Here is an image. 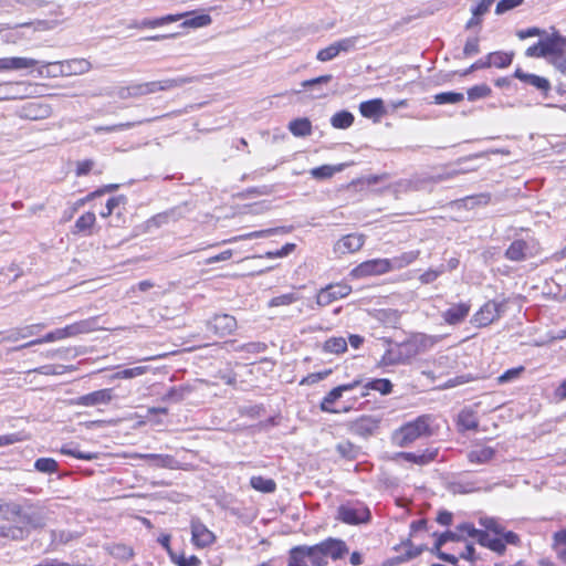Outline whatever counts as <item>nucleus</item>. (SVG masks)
Listing matches in <instances>:
<instances>
[{
  "instance_id": "58",
  "label": "nucleus",
  "mask_w": 566,
  "mask_h": 566,
  "mask_svg": "<svg viewBox=\"0 0 566 566\" xmlns=\"http://www.w3.org/2000/svg\"><path fill=\"white\" fill-rule=\"evenodd\" d=\"M527 83L544 92L548 91L551 87L549 82L545 77L534 74L527 76Z\"/></svg>"
},
{
  "instance_id": "2",
  "label": "nucleus",
  "mask_w": 566,
  "mask_h": 566,
  "mask_svg": "<svg viewBox=\"0 0 566 566\" xmlns=\"http://www.w3.org/2000/svg\"><path fill=\"white\" fill-rule=\"evenodd\" d=\"M433 422V416L421 415L396 429L391 437L392 442L400 448H407L419 439L428 438L434 433Z\"/></svg>"
},
{
  "instance_id": "60",
  "label": "nucleus",
  "mask_w": 566,
  "mask_h": 566,
  "mask_svg": "<svg viewBox=\"0 0 566 566\" xmlns=\"http://www.w3.org/2000/svg\"><path fill=\"white\" fill-rule=\"evenodd\" d=\"M24 436L21 432L0 436V448L22 441Z\"/></svg>"
},
{
  "instance_id": "59",
  "label": "nucleus",
  "mask_w": 566,
  "mask_h": 566,
  "mask_svg": "<svg viewBox=\"0 0 566 566\" xmlns=\"http://www.w3.org/2000/svg\"><path fill=\"white\" fill-rule=\"evenodd\" d=\"M479 39L478 38H470L467 40L463 54L465 56H472L479 53Z\"/></svg>"
},
{
  "instance_id": "50",
  "label": "nucleus",
  "mask_w": 566,
  "mask_h": 566,
  "mask_svg": "<svg viewBox=\"0 0 566 566\" xmlns=\"http://www.w3.org/2000/svg\"><path fill=\"white\" fill-rule=\"evenodd\" d=\"M43 328H44V324H33V325L27 326V327L20 329L19 332L10 335L8 337V339L18 340L19 338H25V337L38 334Z\"/></svg>"
},
{
  "instance_id": "51",
  "label": "nucleus",
  "mask_w": 566,
  "mask_h": 566,
  "mask_svg": "<svg viewBox=\"0 0 566 566\" xmlns=\"http://www.w3.org/2000/svg\"><path fill=\"white\" fill-rule=\"evenodd\" d=\"M72 366L67 367L64 365H45L39 368H35L33 371L41 375H62L66 370H73Z\"/></svg>"
},
{
  "instance_id": "57",
  "label": "nucleus",
  "mask_w": 566,
  "mask_h": 566,
  "mask_svg": "<svg viewBox=\"0 0 566 566\" xmlns=\"http://www.w3.org/2000/svg\"><path fill=\"white\" fill-rule=\"evenodd\" d=\"M332 373L331 369L321 371V373H313L304 377L300 385H314L323 379H325L329 374Z\"/></svg>"
},
{
  "instance_id": "20",
  "label": "nucleus",
  "mask_w": 566,
  "mask_h": 566,
  "mask_svg": "<svg viewBox=\"0 0 566 566\" xmlns=\"http://www.w3.org/2000/svg\"><path fill=\"white\" fill-rule=\"evenodd\" d=\"M544 51L547 56H559L566 51V38L554 32L542 39Z\"/></svg>"
},
{
  "instance_id": "62",
  "label": "nucleus",
  "mask_w": 566,
  "mask_h": 566,
  "mask_svg": "<svg viewBox=\"0 0 566 566\" xmlns=\"http://www.w3.org/2000/svg\"><path fill=\"white\" fill-rule=\"evenodd\" d=\"M495 0H481L480 3L472 9V14L481 17L486 13Z\"/></svg>"
},
{
  "instance_id": "10",
  "label": "nucleus",
  "mask_w": 566,
  "mask_h": 566,
  "mask_svg": "<svg viewBox=\"0 0 566 566\" xmlns=\"http://www.w3.org/2000/svg\"><path fill=\"white\" fill-rule=\"evenodd\" d=\"M317 545L327 560L328 558H332L333 560L342 559L349 552L346 542L342 538L327 537L317 543Z\"/></svg>"
},
{
  "instance_id": "1",
  "label": "nucleus",
  "mask_w": 566,
  "mask_h": 566,
  "mask_svg": "<svg viewBox=\"0 0 566 566\" xmlns=\"http://www.w3.org/2000/svg\"><path fill=\"white\" fill-rule=\"evenodd\" d=\"M0 537L21 539L24 531L42 527L45 521V506L36 501L24 499L20 503H3L0 500Z\"/></svg>"
},
{
  "instance_id": "64",
  "label": "nucleus",
  "mask_w": 566,
  "mask_h": 566,
  "mask_svg": "<svg viewBox=\"0 0 566 566\" xmlns=\"http://www.w3.org/2000/svg\"><path fill=\"white\" fill-rule=\"evenodd\" d=\"M93 166H94V161L91 159L78 161L77 167H76V175L77 176L87 175L91 171V169L93 168Z\"/></svg>"
},
{
  "instance_id": "25",
  "label": "nucleus",
  "mask_w": 566,
  "mask_h": 566,
  "mask_svg": "<svg viewBox=\"0 0 566 566\" xmlns=\"http://www.w3.org/2000/svg\"><path fill=\"white\" fill-rule=\"evenodd\" d=\"M359 112L367 118H379L384 115V102L380 98H375L360 103Z\"/></svg>"
},
{
  "instance_id": "17",
  "label": "nucleus",
  "mask_w": 566,
  "mask_h": 566,
  "mask_svg": "<svg viewBox=\"0 0 566 566\" xmlns=\"http://www.w3.org/2000/svg\"><path fill=\"white\" fill-rule=\"evenodd\" d=\"M51 115V107L40 102H30L25 104L19 112L21 118L30 120H40Z\"/></svg>"
},
{
  "instance_id": "35",
  "label": "nucleus",
  "mask_w": 566,
  "mask_h": 566,
  "mask_svg": "<svg viewBox=\"0 0 566 566\" xmlns=\"http://www.w3.org/2000/svg\"><path fill=\"white\" fill-rule=\"evenodd\" d=\"M418 256H419L418 251H409V252H405L398 256H395L392 259H389L390 270L394 271V270L403 269L405 266L411 264L415 260H417Z\"/></svg>"
},
{
  "instance_id": "63",
  "label": "nucleus",
  "mask_w": 566,
  "mask_h": 566,
  "mask_svg": "<svg viewBox=\"0 0 566 566\" xmlns=\"http://www.w3.org/2000/svg\"><path fill=\"white\" fill-rule=\"evenodd\" d=\"M449 541H460V536L453 532H446L439 535L436 542V548H440L444 543Z\"/></svg>"
},
{
  "instance_id": "34",
  "label": "nucleus",
  "mask_w": 566,
  "mask_h": 566,
  "mask_svg": "<svg viewBox=\"0 0 566 566\" xmlns=\"http://www.w3.org/2000/svg\"><path fill=\"white\" fill-rule=\"evenodd\" d=\"M474 555H475V549L472 544H467L464 549L459 553V556H455L453 554H448L444 552L439 553V557L442 560L448 562L452 565H455L460 558L473 562L475 558Z\"/></svg>"
},
{
  "instance_id": "26",
  "label": "nucleus",
  "mask_w": 566,
  "mask_h": 566,
  "mask_svg": "<svg viewBox=\"0 0 566 566\" xmlns=\"http://www.w3.org/2000/svg\"><path fill=\"white\" fill-rule=\"evenodd\" d=\"M531 254L528 244L523 240H515L507 248L505 255L511 261H523Z\"/></svg>"
},
{
  "instance_id": "44",
  "label": "nucleus",
  "mask_w": 566,
  "mask_h": 566,
  "mask_svg": "<svg viewBox=\"0 0 566 566\" xmlns=\"http://www.w3.org/2000/svg\"><path fill=\"white\" fill-rule=\"evenodd\" d=\"M337 450L343 458L356 459L363 455L360 448L355 447L349 441H343L337 444Z\"/></svg>"
},
{
  "instance_id": "43",
  "label": "nucleus",
  "mask_w": 566,
  "mask_h": 566,
  "mask_svg": "<svg viewBox=\"0 0 566 566\" xmlns=\"http://www.w3.org/2000/svg\"><path fill=\"white\" fill-rule=\"evenodd\" d=\"M434 103L438 105L443 104H458L464 99L462 93L457 92H442L433 96Z\"/></svg>"
},
{
  "instance_id": "11",
  "label": "nucleus",
  "mask_w": 566,
  "mask_h": 566,
  "mask_svg": "<svg viewBox=\"0 0 566 566\" xmlns=\"http://www.w3.org/2000/svg\"><path fill=\"white\" fill-rule=\"evenodd\" d=\"M237 328V319L229 314L214 315L208 322V329L219 337L232 334Z\"/></svg>"
},
{
  "instance_id": "9",
  "label": "nucleus",
  "mask_w": 566,
  "mask_h": 566,
  "mask_svg": "<svg viewBox=\"0 0 566 566\" xmlns=\"http://www.w3.org/2000/svg\"><path fill=\"white\" fill-rule=\"evenodd\" d=\"M502 310V304L489 301L473 315L471 322L478 327L488 326L501 316Z\"/></svg>"
},
{
  "instance_id": "27",
  "label": "nucleus",
  "mask_w": 566,
  "mask_h": 566,
  "mask_svg": "<svg viewBox=\"0 0 566 566\" xmlns=\"http://www.w3.org/2000/svg\"><path fill=\"white\" fill-rule=\"evenodd\" d=\"M284 231H285L284 228H270V229H265V230L253 231V232H249L245 234H241V235H237V237H232L230 239L223 240L222 244L234 243V242L243 241V240L268 238V237L277 234L280 232H284Z\"/></svg>"
},
{
  "instance_id": "16",
  "label": "nucleus",
  "mask_w": 566,
  "mask_h": 566,
  "mask_svg": "<svg viewBox=\"0 0 566 566\" xmlns=\"http://www.w3.org/2000/svg\"><path fill=\"white\" fill-rule=\"evenodd\" d=\"M192 82V77L179 76L175 78H165L160 81L146 82L148 94H154L161 91H169L172 88L181 87Z\"/></svg>"
},
{
  "instance_id": "14",
  "label": "nucleus",
  "mask_w": 566,
  "mask_h": 566,
  "mask_svg": "<svg viewBox=\"0 0 566 566\" xmlns=\"http://www.w3.org/2000/svg\"><path fill=\"white\" fill-rule=\"evenodd\" d=\"M365 243V235L358 233H350L342 237L334 245V251L337 254L344 255L359 251Z\"/></svg>"
},
{
  "instance_id": "32",
  "label": "nucleus",
  "mask_w": 566,
  "mask_h": 566,
  "mask_svg": "<svg viewBox=\"0 0 566 566\" xmlns=\"http://www.w3.org/2000/svg\"><path fill=\"white\" fill-rule=\"evenodd\" d=\"M289 130L295 137H306L312 134V123L306 117L296 118L290 122Z\"/></svg>"
},
{
  "instance_id": "21",
  "label": "nucleus",
  "mask_w": 566,
  "mask_h": 566,
  "mask_svg": "<svg viewBox=\"0 0 566 566\" xmlns=\"http://www.w3.org/2000/svg\"><path fill=\"white\" fill-rule=\"evenodd\" d=\"M380 419L375 416H363L353 423V431L361 437L373 436L379 428Z\"/></svg>"
},
{
  "instance_id": "48",
  "label": "nucleus",
  "mask_w": 566,
  "mask_h": 566,
  "mask_svg": "<svg viewBox=\"0 0 566 566\" xmlns=\"http://www.w3.org/2000/svg\"><path fill=\"white\" fill-rule=\"evenodd\" d=\"M300 300V296L295 293H287L275 296L269 301L270 307L287 306Z\"/></svg>"
},
{
  "instance_id": "53",
  "label": "nucleus",
  "mask_w": 566,
  "mask_h": 566,
  "mask_svg": "<svg viewBox=\"0 0 566 566\" xmlns=\"http://www.w3.org/2000/svg\"><path fill=\"white\" fill-rule=\"evenodd\" d=\"M396 346L401 353L405 363H407L409 359L418 355L411 338Z\"/></svg>"
},
{
  "instance_id": "31",
  "label": "nucleus",
  "mask_w": 566,
  "mask_h": 566,
  "mask_svg": "<svg viewBox=\"0 0 566 566\" xmlns=\"http://www.w3.org/2000/svg\"><path fill=\"white\" fill-rule=\"evenodd\" d=\"M441 339L440 336H432L427 334H416L411 337V340L417 349V354L424 353L432 348Z\"/></svg>"
},
{
  "instance_id": "28",
  "label": "nucleus",
  "mask_w": 566,
  "mask_h": 566,
  "mask_svg": "<svg viewBox=\"0 0 566 566\" xmlns=\"http://www.w3.org/2000/svg\"><path fill=\"white\" fill-rule=\"evenodd\" d=\"M188 13H190L188 17L182 18V28L198 29L208 27L212 22V19L208 13L198 14L196 11H189Z\"/></svg>"
},
{
  "instance_id": "45",
  "label": "nucleus",
  "mask_w": 566,
  "mask_h": 566,
  "mask_svg": "<svg viewBox=\"0 0 566 566\" xmlns=\"http://www.w3.org/2000/svg\"><path fill=\"white\" fill-rule=\"evenodd\" d=\"M343 169V166H329V165H323L321 167H316L311 169L310 174L315 179H326L331 178L335 172L340 171Z\"/></svg>"
},
{
  "instance_id": "39",
  "label": "nucleus",
  "mask_w": 566,
  "mask_h": 566,
  "mask_svg": "<svg viewBox=\"0 0 566 566\" xmlns=\"http://www.w3.org/2000/svg\"><path fill=\"white\" fill-rule=\"evenodd\" d=\"M38 64L36 60L29 57H7L8 71H18L23 69H30Z\"/></svg>"
},
{
  "instance_id": "5",
  "label": "nucleus",
  "mask_w": 566,
  "mask_h": 566,
  "mask_svg": "<svg viewBox=\"0 0 566 566\" xmlns=\"http://www.w3.org/2000/svg\"><path fill=\"white\" fill-rule=\"evenodd\" d=\"M93 329H94V321L85 319V321H81V322L67 325L63 328H57L53 332H50L44 337L31 340V342L22 345V347H30V346H33L36 344L51 343V342L64 339L67 337H74L78 334L90 333Z\"/></svg>"
},
{
  "instance_id": "40",
  "label": "nucleus",
  "mask_w": 566,
  "mask_h": 566,
  "mask_svg": "<svg viewBox=\"0 0 566 566\" xmlns=\"http://www.w3.org/2000/svg\"><path fill=\"white\" fill-rule=\"evenodd\" d=\"M323 349L331 354H342L347 349V342L344 337H332L324 343Z\"/></svg>"
},
{
  "instance_id": "52",
  "label": "nucleus",
  "mask_w": 566,
  "mask_h": 566,
  "mask_svg": "<svg viewBox=\"0 0 566 566\" xmlns=\"http://www.w3.org/2000/svg\"><path fill=\"white\" fill-rule=\"evenodd\" d=\"M490 94H491V88L485 84H481V85H475L468 91V98L470 101H476L480 98H484V97L489 96Z\"/></svg>"
},
{
  "instance_id": "24",
  "label": "nucleus",
  "mask_w": 566,
  "mask_h": 566,
  "mask_svg": "<svg viewBox=\"0 0 566 566\" xmlns=\"http://www.w3.org/2000/svg\"><path fill=\"white\" fill-rule=\"evenodd\" d=\"M295 553H300L308 558L312 566H327L328 560L323 555L317 544L312 546H297L294 548Z\"/></svg>"
},
{
  "instance_id": "54",
  "label": "nucleus",
  "mask_w": 566,
  "mask_h": 566,
  "mask_svg": "<svg viewBox=\"0 0 566 566\" xmlns=\"http://www.w3.org/2000/svg\"><path fill=\"white\" fill-rule=\"evenodd\" d=\"M171 562L177 566H201V560L196 555L186 557L184 554H177L172 556Z\"/></svg>"
},
{
  "instance_id": "47",
  "label": "nucleus",
  "mask_w": 566,
  "mask_h": 566,
  "mask_svg": "<svg viewBox=\"0 0 566 566\" xmlns=\"http://www.w3.org/2000/svg\"><path fill=\"white\" fill-rule=\"evenodd\" d=\"M147 371V367L145 366H138L134 368H127L120 371H117L111 376V379H130L135 378L137 376H140Z\"/></svg>"
},
{
  "instance_id": "30",
  "label": "nucleus",
  "mask_w": 566,
  "mask_h": 566,
  "mask_svg": "<svg viewBox=\"0 0 566 566\" xmlns=\"http://www.w3.org/2000/svg\"><path fill=\"white\" fill-rule=\"evenodd\" d=\"M369 390L379 391L381 395H388L392 390V384L389 379H373L363 386L361 397H366Z\"/></svg>"
},
{
  "instance_id": "38",
  "label": "nucleus",
  "mask_w": 566,
  "mask_h": 566,
  "mask_svg": "<svg viewBox=\"0 0 566 566\" xmlns=\"http://www.w3.org/2000/svg\"><path fill=\"white\" fill-rule=\"evenodd\" d=\"M354 123V115L347 111H342L334 114L331 118V124L335 128L346 129Z\"/></svg>"
},
{
  "instance_id": "33",
  "label": "nucleus",
  "mask_w": 566,
  "mask_h": 566,
  "mask_svg": "<svg viewBox=\"0 0 566 566\" xmlns=\"http://www.w3.org/2000/svg\"><path fill=\"white\" fill-rule=\"evenodd\" d=\"M458 427L460 430H475L478 428V417L475 412L470 409H463L458 416Z\"/></svg>"
},
{
  "instance_id": "46",
  "label": "nucleus",
  "mask_w": 566,
  "mask_h": 566,
  "mask_svg": "<svg viewBox=\"0 0 566 566\" xmlns=\"http://www.w3.org/2000/svg\"><path fill=\"white\" fill-rule=\"evenodd\" d=\"M457 534L462 537H472L479 542L481 534H483L484 530H478L474 527L472 523H462L457 526Z\"/></svg>"
},
{
  "instance_id": "6",
  "label": "nucleus",
  "mask_w": 566,
  "mask_h": 566,
  "mask_svg": "<svg viewBox=\"0 0 566 566\" xmlns=\"http://www.w3.org/2000/svg\"><path fill=\"white\" fill-rule=\"evenodd\" d=\"M190 532L191 543L198 549L210 547L217 541L216 534L199 517H191Z\"/></svg>"
},
{
  "instance_id": "61",
  "label": "nucleus",
  "mask_w": 566,
  "mask_h": 566,
  "mask_svg": "<svg viewBox=\"0 0 566 566\" xmlns=\"http://www.w3.org/2000/svg\"><path fill=\"white\" fill-rule=\"evenodd\" d=\"M525 54L528 57H546L542 39L536 44L530 46Z\"/></svg>"
},
{
  "instance_id": "13",
  "label": "nucleus",
  "mask_w": 566,
  "mask_h": 566,
  "mask_svg": "<svg viewBox=\"0 0 566 566\" xmlns=\"http://www.w3.org/2000/svg\"><path fill=\"white\" fill-rule=\"evenodd\" d=\"M361 384V380L360 379H356L349 384H344V385H340V386H337L335 388H333L322 400L321 402V410L324 411V412H331V413H336L338 412V410L336 409H333L331 406L337 401L344 392L346 391H350L355 388H357L359 385Z\"/></svg>"
},
{
  "instance_id": "4",
  "label": "nucleus",
  "mask_w": 566,
  "mask_h": 566,
  "mask_svg": "<svg viewBox=\"0 0 566 566\" xmlns=\"http://www.w3.org/2000/svg\"><path fill=\"white\" fill-rule=\"evenodd\" d=\"M370 518V510L361 501H347L337 509L336 520L347 525L365 524Z\"/></svg>"
},
{
  "instance_id": "36",
  "label": "nucleus",
  "mask_w": 566,
  "mask_h": 566,
  "mask_svg": "<svg viewBox=\"0 0 566 566\" xmlns=\"http://www.w3.org/2000/svg\"><path fill=\"white\" fill-rule=\"evenodd\" d=\"M513 53L506 52H493L490 53L486 60L488 66H495L499 69H503L509 66L513 60Z\"/></svg>"
},
{
  "instance_id": "15",
  "label": "nucleus",
  "mask_w": 566,
  "mask_h": 566,
  "mask_svg": "<svg viewBox=\"0 0 566 566\" xmlns=\"http://www.w3.org/2000/svg\"><path fill=\"white\" fill-rule=\"evenodd\" d=\"M114 398V390L112 388L99 389L77 398L76 403L85 407H93L98 405H107Z\"/></svg>"
},
{
  "instance_id": "18",
  "label": "nucleus",
  "mask_w": 566,
  "mask_h": 566,
  "mask_svg": "<svg viewBox=\"0 0 566 566\" xmlns=\"http://www.w3.org/2000/svg\"><path fill=\"white\" fill-rule=\"evenodd\" d=\"M470 310L471 304L468 302L452 304L447 311L442 313V317L447 324L458 325L467 318Z\"/></svg>"
},
{
  "instance_id": "12",
  "label": "nucleus",
  "mask_w": 566,
  "mask_h": 566,
  "mask_svg": "<svg viewBox=\"0 0 566 566\" xmlns=\"http://www.w3.org/2000/svg\"><path fill=\"white\" fill-rule=\"evenodd\" d=\"M389 259H373L360 263L353 271L356 276L381 275L390 272Z\"/></svg>"
},
{
  "instance_id": "49",
  "label": "nucleus",
  "mask_w": 566,
  "mask_h": 566,
  "mask_svg": "<svg viewBox=\"0 0 566 566\" xmlns=\"http://www.w3.org/2000/svg\"><path fill=\"white\" fill-rule=\"evenodd\" d=\"M96 221V217L93 212H86L82 214L75 222V229L78 232H85L90 230Z\"/></svg>"
},
{
  "instance_id": "29",
  "label": "nucleus",
  "mask_w": 566,
  "mask_h": 566,
  "mask_svg": "<svg viewBox=\"0 0 566 566\" xmlns=\"http://www.w3.org/2000/svg\"><path fill=\"white\" fill-rule=\"evenodd\" d=\"M250 485L261 493H274L276 491V482L263 475H252L250 478Z\"/></svg>"
},
{
  "instance_id": "42",
  "label": "nucleus",
  "mask_w": 566,
  "mask_h": 566,
  "mask_svg": "<svg viewBox=\"0 0 566 566\" xmlns=\"http://www.w3.org/2000/svg\"><path fill=\"white\" fill-rule=\"evenodd\" d=\"M381 366H394L399 364H405L401 353L399 352L397 346H394L386 350L382 355L380 363Z\"/></svg>"
},
{
  "instance_id": "23",
  "label": "nucleus",
  "mask_w": 566,
  "mask_h": 566,
  "mask_svg": "<svg viewBox=\"0 0 566 566\" xmlns=\"http://www.w3.org/2000/svg\"><path fill=\"white\" fill-rule=\"evenodd\" d=\"M455 174H457L455 171H450V172H446V174L431 176L426 179L405 180L400 184V186L403 187L406 190H421V189H424V186L427 182L438 184V182L451 179L453 176H455Z\"/></svg>"
},
{
  "instance_id": "8",
  "label": "nucleus",
  "mask_w": 566,
  "mask_h": 566,
  "mask_svg": "<svg viewBox=\"0 0 566 566\" xmlns=\"http://www.w3.org/2000/svg\"><path fill=\"white\" fill-rule=\"evenodd\" d=\"M350 292L352 287L347 284H329L319 290L316 296V303L319 306H327L337 300L346 297Z\"/></svg>"
},
{
  "instance_id": "19",
  "label": "nucleus",
  "mask_w": 566,
  "mask_h": 566,
  "mask_svg": "<svg viewBox=\"0 0 566 566\" xmlns=\"http://www.w3.org/2000/svg\"><path fill=\"white\" fill-rule=\"evenodd\" d=\"M60 73L65 76L85 74L92 69V64L86 59H71L59 62Z\"/></svg>"
},
{
  "instance_id": "3",
  "label": "nucleus",
  "mask_w": 566,
  "mask_h": 566,
  "mask_svg": "<svg viewBox=\"0 0 566 566\" xmlns=\"http://www.w3.org/2000/svg\"><path fill=\"white\" fill-rule=\"evenodd\" d=\"M520 542V536L515 532L507 531L496 522L490 521L485 524V530L478 543L499 555H503L506 551V545L516 546Z\"/></svg>"
},
{
  "instance_id": "37",
  "label": "nucleus",
  "mask_w": 566,
  "mask_h": 566,
  "mask_svg": "<svg viewBox=\"0 0 566 566\" xmlns=\"http://www.w3.org/2000/svg\"><path fill=\"white\" fill-rule=\"evenodd\" d=\"M553 548L557 558L566 563V530L558 531L553 536Z\"/></svg>"
},
{
  "instance_id": "55",
  "label": "nucleus",
  "mask_w": 566,
  "mask_h": 566,
  "mask_svg": "<svg viewBox=\"0 0 566 566\" xmlns=\"http://www.w3.org/2000/svg\"><path fill=\"white\" fill-rule=\"evenodd\" d=\"M523 3V0H501L497 2L495 8L496 14H503L504 12L512 10Z\"/></svg>"
},
{
  "instance_id": "56",
  "label": "nucleus",
  "mask_w": 566,
  "mask_h": 566,
  "mask_svg": "<svg viewBox=\"0 0 566 566\" xmlns=\"http://www.w3.org/2000/svg\"><path fill=\"white\" fill-rule=\"evenodd\" d=\"M524 370V367L523 366H520V367H516V368H512V369H509L506 370L504 374H502L499 378H497V381L500 384H505V382H510L516 378L520 377V375L523 373Z\"/></svg>"
},
{
  "instance_id": "41",
  "label": "nucleus",
  "mask_w": 566,
  "mask_h": 566,
  "mask_svg": "<svg viewBox=\"0 0 566 566\" xmlns=\"http://www.w3.org/2000/svg\"><path fill=\"white\" fill-rule=\"evenodd\" d=\"M151 119H144V120H137V122H126V123H119L111 126H96L94 128L95 133H113V132H122L129 128L135 127L136 125H140L144 123H148Z\"/></svg>"
},
{
  "instance_id": "7",
  "label": "nucleus",
  "mask_w": 566,
  "mask_h": 566,
  "mask_svg": "<svg viewBox=\"0 0 566 566\" xmlns=\"http://www.w3.org/2000/svg\"><path fill=\"white\" fill-rule=\"evenodd\" d=\"M357 38L350 36L332 43L331 45L317 52L316 59L321 62H327L335 59L342 52H350L356 48Z\"/></svg>"
},
{
  "instance_id": "22",
  "label": "nucleus",
  "mask_w": 566,
  "mask_h": 566,
  "mask_svg": "<svg viewBox=\"0 0 566 566\" xmlns=\"http://www.w3.org/2000/svg\"><path fill=\"white\" fill-rule=\"evenodd\" d=\"M190 13H178V14H167L156 19H143L140 22H136L132 24V28L138 29H155L168 23L177 22L182 20V18L188 17Z\"/></svg>"
}]
</instances>
